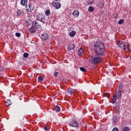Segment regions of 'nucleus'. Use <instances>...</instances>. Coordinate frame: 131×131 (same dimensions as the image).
I'll return each instance as SVG.
<instances>
[{
	"label": "nucleus",
	"mask_w": 131,
	"mask_h": 131,
	"mask_svg": "<svg viewBox=\"0 0 131 131\" xmlns=\"http://www.w3.org/2000/svg\"><path fill=\"white\" fill-rule=\"evenodd\" d=\"M36 29L34 27L32 26L29 29V31L31 32V33H34L35 32Z\"/></svg>",
	"instance_id": "obj_15"
},
{
	"label": "nucleus",
	"mask_w": 131,
	"mask_h": 131,
	"mask_svg": "<svg viewBox=\"0 0 131 131\" xmlns=\"http://www.w3.org/2000/svg\"><path fill=\"white\" fill-rule=\"evenodd\" d=\"M43 128L46 131H50V128H49V126L45 125Z\"/></svg>",
	"instance_id": "obj_24"
},
{
	"label": "nucleus",
	"mask_w": 131,
	"mask_h": 131,
	"mask_svg": "<svg viewBox=\"0 0 131 131\" xmlns=\"http://www.w3.org/2000/svg\"><path fill=\"white\" fill-rule=\"evenodd\" d=\"M122 47V50H124V51H128V46L124 45Z\"/></svg>",
	"instance_id": "obj_20"
},
{
	"label": "nucleus",
	"mask_w": 131,
	"mask_h": 131,
	"mask_svg": "<svg viewBox=\"0 0 131 131\" xmlns=\"http://www.w3.org/2000/svg\"><path fill=\"white\" fill-rule=\"evenodd\" d=\"M122 131H129V128L128 127H125Z\"/></svg>",
	"instance_id": "obj_30"
},
{
	"label": "nucleus",
	"mask_w": 131,
	"mask_h": 131,
	"mask_svg": "<svg viewBox=\"0 0 131 131\" xmlns=\"http://www.w3.org/2000/svg\"><path fill=\"white\" fill-rule=\"evenodd\" d=\"M52 6H53V7H55L56 9H60V8H61V5L60 4V3L57 2L55 3L54 2V1L52 2Z\"/></svg>",
	"instance_id": "obj_9"
},
{
	"label": "nucleus",
	"mask_w": 131,
	"mask_h": 131,
	"mask_svg": "<svg viewBox=\"0 0 131 131\" xmlns=\"http://www.w3.org/2000/svg\"><path fill=\"white\" fill-rule=\"evenodd\" d=\"M12 103H11V101L10 100H7V101L5 103L6 106H9L10 105H11Z\"/></svg>",
	"instance_id": "obj_22"
},
{
	"label": "nucleus",
	"mask_w": 131,
	"mask_h": 131,
	"mask_svg": "<svg viewBox=\"0 0 131 131\" xmlns=\"http://www.w3.org/2000/svg\"><path fill=\"white\" fill-rule=\"evenodd\" d=\"M28 56H29V54L28 53H25L24 54V58H28Z\"/></svg>",
	"instance_id": "obj_31"
},
{
	"label": "nucleus",
	"mask_w": 131,
	"mask_h": 131,
	"mask_svg": "<svg viewBox=\"0 0 131 131\" xmlns=\"http://www.w3.org/2000/svg\"><path fill=\"white\" fill-rule=\"evenodd\" d=\"M54 109H55V111H57V112H59V111H60V110H61L60 106H59L58 105H56L54 107Z\"/></svg>",
	"instance_id": "obj_21"
},
{
	"label": "nucleus",
	"mask_w": 131,
	"mask_h": 131,
	"mask_svg": "<svg viewBox=\"0 0 131 131\" xmlns=\"http://www.w3.org/2000/svg\"><path fill=\"white\" fill-rule=\"evenodd\" d=\"M103 59L101 56H96L95 57H93L91 59V62L94 64V65H97V64H99V63H101Z\"/></svg>",
	"instance_id": "obj_2"
},
{
	"label": "nucleus",
	"mask_w": 131,
	"mask_h": 131,
	"mask_svg": "<svg viewBox=\"0 0 131 131\" xmlns=\"http://www.w3.org/2000/svg\"><path fill=\"white\" fill-rule=\"evenodd\" d=\"M38 80L39 82H41V81H42V80H43V78H42V77L41 76H39L38 77Z\"/></svg>",
	"instance_id": "obj_26"
},
{
	"label": "nucleus",
	"mask_w": 131,
	"mask_h": 131,
	"mask_svg": "<svg viewBox=\"0 0 131 131\" xmlns=\"http://www.w3.org/2000/svg\"><path fill=\"white\" fill-rule=\"evenodd\" d=\"M77 54H80L81 56H82V54H83V49L80 48L78 51L77 52Z\"/></svg>",
	"instance_id": "obj_16"
},
{
	"label": "nucleus",
	"mask_w": 131,
	"mask_h": 131,
	"mask_svg": "<svg viewBox=\"0 0 131 131\" xmlns=\"http://www.w3.org/2000/svg\"><path fill=\"white\" fill-rule=\"evenodd\" d=\"M113 102L112 104H115V102L117 100L118 97H117V94H114L113 97Z\"/></svg>",
	"instance_id": "obj_12"
},
{
	"label": "nucleus",
	"mask_w": 131,
	"mask_h": 131,
	"mask_svg": "<svg viewBox=\"0 0 131 131\" xmlns=\"http://www.w3.org/2000/svg\"><path fill=\"white\" fill-rule=\"evenodd\" d=\"M118 130H119L118 129V128H117V127H114L112 130V131H118Z\"/></svg>",
	"instance_id": "obj_34"
},
{
	"label": "nucleus",
	"mask_w": 131,
	"mask_h": 131,
	"mask_svg": "<svg viewBox=\"0 0 131 131\" xmlns=\"http://www.w3.org/2000/svg\"><path fill=\"white\" fill-rule=\"evenodd\" d=\"M115 106L116 107V110L117 111V112H119V111H120L119 103H116Z\"/></svg>",
	"instance_id": "obj_18"
},
{
	"label": "nucleus",
	"mask_w": 131,
	"mask_h": 131,
	"mask_svg": "<svg viewBox=\"0 0 131 131\" xmlns=\"http://www.w3.org/2000/svg\"><path fill=\"white\" fill-rule=\"evenodd\" d=\"M32 25L34 28H36V29H40L41 26L37 21H33L32 22Z\"/></svg>",
	"instance_id": "obj_7"
},
{
	"label": "nucleus",
	"mask_w": 131,
	"mask_h": 131,
	"mask_svg": "<svg viewBox=\"0 0 131 131\" xmlns=\"http://www.w3.org/2000/svg\"><path fill=\"white\" fill-rule=\"evenodd\" d=\"M88 10L89 12H94V7L93 6H90Z\"/></svg>",
	"instance_id": "obj_25"
},
{
	"label": "nucleus",
	"mask_w": 131,
	"mask_h": 131,
	"mask_svg": "<svg viewBox=\"0 0 131 131\" xmlns=\"http://www.w3.org/2000/svg\"><path fill=\"white\" fill-rule=\"evenodd\" d=\"M94 51L97 55L102 57L105 55V45L102 41H97L94 45Z\"/></svg>",
	"instance_id": "obj_1"
},
{
	"label": "nucleus",
	"mask_w": 131,
	"mask_h": 131,
	"mask_svg": "<svg viewBox=\"0 0 131 131\" xmlns=\"http://www.w3.org/2000/svg\"><path fill=\"white\" fill-rule=\"evenodd\" d=\"M104 97H106V98H109L110 97V94L108 93H105L104 94Z\"/></svg>",
	"instance_id": "obj_29"
},
{
	"label": "nucleus",
	"mask_w": 131,
	"mask_h": 131,
	"mask_svg": "<svg viewBox=\"0 0 131 131\" xmlns=\"http://www.w3.org/2000/svg\"><path fill=\"white\" fill-rule=\"evenodd\" d=\"M71 126L73 127H77L78 126V122L76 121L75 120H72L69 123Z\"/></svg>",
	"instance_id": "obj_5"
},
{
	"label": "nucleus",
	"mask_w": 131,
	"mask_h": 131,
	"mask_svg": "<svg viewBox=\"0 0 131 131\" xmlns=\"http://www.w3.org/2000/svg\"><path fill=\"white\" fill-rule=\"evenodd\" d=\"M125 46V45H124V42H123L122 41V42H121V45H120V47L121 48V49H122V46Z\"/></svg>",
	"instance_id": "obj_35"
},
{
	"label": "nucleus",
	"mask_w": 131,
	"mask_h": 131,
	"mask_svg": "<svg viewBox=\"0 0 131 131\" xmlns=\"http://www.w3.org/2000/svg\"><path fill=\"white\" fill-rule=\"evenodd\" d=\"M68 94H69L70 95H73V94H74L75 91L74 89H72V88H70L68 90Z\"/></svg>",
	"instance_id": "obj_14"
},
{
	"label": "nucleus",
	"mask_w": 131,
	"mask_h": 131,
	"mask_svg": "<svg viewBox=\"0 0 131 131\" xmlns=\"http://www.w3.org/2000/svg\"><path fill=\"white\" fill-rule=\"evenodd\" d=\"M55 1H58V0H55Z\"/></svg>",
	"instance_id": "obj_38"
},
{
	"label": "nucleus",
	"mask_w": 131,
	"mask_h": 131,
	"mask_svg": "<svg viewBox=\"0 0 131 131\" xmlns=\"http://www.w3.org/2000/svg\"><path fill=\"white\" fill-rule=\"evenodd\" d=\"M28 3V1L27 0H21L20 1V4L21 5V6H27V3Z\"/></svg>",
	"instance_id": "obj_13"
},
{
	"label": "nucleus",
	"mask_w": 131,
	"mask_h": 131,
	"mask_svg": "<svg viewBox=\"0 0 131 131\" xmlns=\"http://www.w3.org/2000/svg\"><path fill=\"white\" fill-rule=\"evenodd\" d=\"M80 70H81V71H82V72H86V69H85L83 67H81L80 68Z\"/></svg>",
	"instance_id": "obj_28"
},
{
	"label": "nucleus",
	"mask_w": 131,
	"mask_h": 131,
	"mask_svg": "<svg viewBox=\"0 0 131 131\" xmlns=\"http://www.w3.org/2000/svg\"><path fill=\"white\" fill-rule=\"evenodd\" d=\"M15 36H17V37H20L21 36V33H16Z\"/></svg>",
	"instance_id": "obj_32"
},
{
	"label": "nucleus",
	"mask_w": 131,
	"mask_h": 131,
	"mask_svg": "<svg viewBox=\"0 0 131 131\" xmlns=\"http://www.w3.org/2000/svg\"><path fill=\"white\" fill-rule=\"evenodd\" d=\"M58 74H59V73H58V72L55 71L54 76H55V77H57L58 76Z\"/></svg>",
	"instance_id": "obj_33"
},
{
	"label": "nucleus",
	"mask_w": 131,
	"mask_h": 131,
	"mask_svg": "<svg viewBox=\"0 0 131 131\" xmlns=\"http://www.w3.org/2000/svg\"><path fill=\"white\" fill-rule=\"evenodd\" d=\"M16 12L18 16H22V13H23V11L20 9H17Z\"/></svg>",
	"instance_id": "obj_19"
},
{
	"label": "nucleus",
	"mask_w": 131,
	"mask_h": 131,
	"mask_svg": "<svg viewBox=\"0 0 131 131\" xmlns=\"http://www.w3.org/2000/svg\"><path fill=\"white\" fill-rule=\"evenodd\" d=\"M87 4H88V5H92V4H93V3H92L91 2H87Z\"/></svg>",
	"instance_id": "obj_37"
},
{
	"label": "nucleus",
	"mask_w": 131,
	"mask_h": 131,
	"mask_svg": "<svg viewBox=\"0 0 131 131\" xmlns=\"http://www.w3.org/2000/svg\"><path fill=\"white\" fill-rule=\"evenodd\" d=\"M26 9L27 12H32L34 9V7L32 4L29 3V4L26 5Z\"/></svg>",
	"instance_id": "obj_4"
},
{
	"label": "nucleus",
	"mask_w": 131,
	"mask_h": 131,
	"mask_svg": "<svg viewBox=\"0 0 131 131\" xmlns=\"http://www.w3.org/2000/svg\"><path fill=\"white\" fill-rule=\"evenodd\" d=\"M41 39H43V40H47V39H49V35L47 33L41 34Z\"/></svg>",
	"instance_id": "obj_8"
},
{
	"label": "nucleus",
	"mask_w": 131,
	"mask_h": 131,
	"mask_svg": "<svg viewBox=\"0 0 131 131\" xmlns=\"http://www.w3.org/2000/svg\"><path fill=\"white\" fill-rule=\"evenodd\" d=\"M68 48L69 51H71V50H74V49H75V45L74 44L71 43L69 45Z\"/></svg>",
	"instance_id": "obj_11"
},
{
	"label": "nucleus",
	"mask_w": 131,
	"mask_h": 131,
	"mask_svg": "<svg viewBox=\"0 0 131 131\" xmlns=\"http://www.w3.org/2000/svg\"><path fill=\"white\" fill-rule=\"evenodd\" d=\"M36 19L38 21L45 23V21H43V20H45V17H43L42 14H38L37 16Z\"/></svg>",
	"instance_id": "obj_6"
},
{
	"label": "nucleus",
	"mask_w": 131,
	"mask_h": 131,
	"mask_svg": "<svg viewBox=\"0 0 131 131\" xmlns=\"http://www.w3.org/2000/svg\"><path fill=\"white\" fill-rule=\"evenodd\" d=\"M75 34H76V31H72V32L69 33V35L71 37H73V36H74Z\"/></svg>",
	"instance_id": "obj_17"
},
{
	"label": "nucleus",
	"mask_w": 131,
	"mask_h": 131,
	"mask_svg": "<svg viewBox=\"0 0 131 131\" xmlns=\"http://www.w3.org/2000/svg\"><path fill=\"white\" fill-rule=\"evenodd\" d=\"M50 14H51V11L50 10V9H47L45 11V15H46L47 16H49Z\"/></svg>",
	"instance_id": "obj_23"
},
{
	"label": "nucleus",
	"mask_w": 131,
	"mask_h": 131,
	"mask_svg": "<svg viewBox=\"0 0 131 131\" xmlns=\"http://www.w3.org/2000/svg\"><path fill=\"white\" fill-rule=\"evenodd\" d=\"M113 122H116V118L115 117L113 118Z\"/></svg>",
	"instance_id": "obj_36"
},
{
	"label": "nucleus",
	"mask_w": 131,
	"mask_h": 131,
	"mask_svg": "<svg viewBox=\"0 0 131 131\" xmlns=\"http://www.w3.org/2000/svg\"><path fill=\"white\" fill-rule=\"evenodd\" d=\"M73 15L76 18L79 16V11L77 10H75L73 12Z\"/></svg>",
	"instance_id": "obj_10"
},
{
	"label": "nucleus",
	"mask_w": 131,
	"mask_h": 131,
	"mask_svg": "<svg viewBox=\"0 0 131 131\" xmlns=\"http://www.w3.org/2000/svg\"><path fill=\"white\" fill-rule=\"evenodd\" d=\"M124 22V20H123V19H120L118 21V24H120V25L123 24Z\"/></svg>",
	"instance_id": "obj_27"
},
{
	"label": "nucleus",
	"mask_w": 131,
	"mask_h": 131,
	"mask_svg": "<svg viewBox=\"0 0 131 131\" xmlns=\"http://www.w3.org/2000/svg\"><path fill=\"white\" fill-rule=\"evenodd\" d=\"M121 92H122V84H120L119 85V89L118 92L116 95H117V97H118V100L121 99Z\"/></svg>",
	"instance_id": "obj_3"
}]
</instances>
